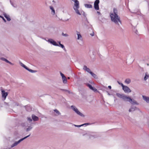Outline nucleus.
Segmentation results:
<instances>
[{"instance_id":"obj_1","label":"nucleus","mask_w":149,"mask_h":149,"mask_svg":"<svg viewBox=\"0 0 149 149\" xmlns=\"http://www.w3.org/2000/svg\"><path fill=\"white\" fill-rule=\"evenodd\" d=\"M118 12L116 8H114L113 12L110 13V16L111 21L115 24L120 26V24H121V21L120 17L118 15Z\"/></svg>"},{"instance_id":"obj_2","label":"nucleus","mask_w":149,"mask_h":149,"mask_svg":"<svg viewBox=\"0 0 149 149\" xmlns=\"http://www.w3.org/2000/svg\"><path fill=\"white\" fill-rule=\"evenodd\" d=\"M116 95L118 97L122 99L124 101L129 102L132 104L138 105L139 104L133 99H132L129 96H127L124 94H120L118 93H116Z\"/></svg>"},{"instance_id":"obj_3","label":"nucleus","mask_w":149,"mask_h":149,"mask_svg":"<svg viewBox=\"0 0 149 149\" xmlns=\"http://www.w3.org/2000/svg\"><path fill=\"white\" fill-rule=\"evenodd\" d=\"M79 8V3L78 1L77 0H75L74 1V6L73 7V8L74 10L75 11L76 13L78 15H81V14H82V13L84 14V16H85L84 15L85 13L84 12L82 11L81 12V13L79 12V10H78V9Z\"/></svg>"},{"instance_id":"obj_4","label":"nucleus","mask_w":149,"mask_h":149,"mask_svg":"<svg viewBox=\"0 0 149 149\" xmlns=\"http://www.w3.org/2000/svg\"><path fill=\"white\" fill-rule=\"evenodd\" d=\"M30 134L29 135L25 137H24L20 139L17 141H16L12 145H11V147L13 148L15 146H16L21 141H23V140L25 139H26L28 137H29L30 136Z\"/></svg>"},{"instance_id":"obj_5","label":"nucleus","mask_w":149,"mask_h":149,"mask_svg":"<svg viewBox=\"0 0 149 149\" xmlns=\"http://www.w3.org/2000/svg\"><path fill=\"white\" fill-rule=\"evenodd\" d=\"M100 3L99 0H96L94 3V8L96 10H98L99 9V4Z\"/></svg>"},{"instance_id":"obj_6","label":"nucleus","mask_w":149,"mask_h":149,"mask_svg":"<svg viewBox=\"0 0 149 149\" xmlns=\"http://www.w3.org/2000/svg\"><path fill=\"white\" fill-rule=\"evenodd\" d=\"M1 94H2V98H3V100H5L6 97L8 95V93L7 92H5V91L3 90H1Z\"/></svg>"},{"instance_id":"obj_7","label":"nucleus","mask_w":149,"mask_h":149,"mask_svg":"<svg viewBox=\"0 0 149 149\" xmlns=\"http://www.w3.org/2000/svg\"><path fill=\"white\" fill-rule=\"evenodd\" d=\"M123 89L125 93H130L132 91L129 87L126 86H123Z\"/></svg>"},{"instance_id":"obj_8","label":"nucleus","mask_w":149,"mask_h":149,"mask_svg":"<svg viewBox=\"0 0 149 149\" xmlns=\"http://www.w3.org/2000/svg\"><path fill=\"white\" fill-rule=\"evenodd\" d=\"M47 41L54 45L59 46V45L56 43V42L52 39H49Z\"/></svg>"},{"instance_id":"obj_9","label":"nucleus","mask_w":149,"mask_h":149,"mask_svg":"<svg viewBox=\"0 0 149 149\" xmlns=\"http://www.w3.org/2000/svg\"><path fill=\"white\" fill-rule=\"evenodd\" d=\"M142 97L143 99L147 103H149V97L143 95Z\"/></svg>"},{"instance_id":"obj_10","label":"nucleus","mask_w":149,"mask_h":149,"mask_svg":"<svg viewBox=\"0 0 149 149\" xmlns=\"http://www.w3.org/2000/svg\"><path fill=\"white\" fill-rule=\"evenodd\" d=\"M32 119L34 121H38L39 120L38 118L35 115H32Z\"/></svg>"},{"instance_id":"obj_11","label":"nucleus","mask_w":149,"mask_h":149,"mask_svg":"<svg viewBox=\"0 0 149 149\" xmlns=\"http://www.w3.org/2000/svg\"><path fill=\"white\" fill-rule=\"evenodd\" d=\"M50 9L52 10V14L53 15H54L55 14V11L54 8L52 6L49 7Z\"/></svg>"},{"instance_id":"obj_12","label":"nucleus","mask_w":149,"mask_h":149,"mask_svg":"<svg viewBox=\"0 0 149 149\" xmlns=\"http://www.w3.org/2000/svg\"><path fill=\"white\" fill-rule=\"evenodd\" d=\"M4 17L7 19L8 21H10L11 20L9 15H7L6 13L3 14Z\"/></svg>"},{"instance_id":"obj_13","label":"nucleus","mask_w":149,"mask_h":149,"mask_svg":"<svg viewBox=\"0 0 149 149\" xmlns=\"http://www.w3.org/2000/svg\"><path fill=\"white\" fill-rule=\"evenodd\" d=\"M77 34L78 36L77 39L79 40L81 39L82 38V36L79 32L77 31Z\"/></svg>"},{"instance_id":"obj_14","label":"nucleus","mask_w":149,"mask_h":149,"mask_svg":"<svg viewBox=\"0 0 149 149\" xmlns=\"http://www.w3.org/2000/svg\"><path fill=\"white\" fill-rule=\"evenodd\" d=\"M149 77V74H148V72H146L145 74V76L144 77V80L146 81L148 79V78Z\"/></svg>"},{"instance_id":"obj_15","label":"nucleus","mask_w":149,"mask_h":149,"mask_svg":"<svg viewBox=\"0 0 149 149\" xmlns=\"http://www.w3.org/2000/svg\"><path fill=\"white\" fill-rule=\"evenodd\" d=\"M84 6L85 7L87 8H92L93 7L92 6L91 4H85Z\"/></svg>"},{"instance_id":"obj_16","label":"nucleus","mask_w":149,"mask_h":149,"mask_svg":"<svg viewBox=\"0 0 149 149\" xmlns=\"http://www.w3.org/2000/svg\"><path fill=\"white\" fill-rule=\"evenodd\" d=\"M77 114L81 116H84V115L81 113L77 109V111L75 112Z\"/></svg>"},{"instance_id":"obj_17","label":"nucleus","mask_w":149,"mask_h":149,"mask_svg":"<svg viewBox=\"0 0 149 149\" xmlns=\"http://www.w3.org/2000/svg\"><path fill=\"white\" fill-rule=\"evenodd\" d=\"M136 108V107H134L133 106H132L131 107V108L129 110V112H130L134 111V110H135V108Z\"/></svg>"},{"instance_id":"obj_18","label":"nucleus","mask_w":149,"mask_h":149,"mask_svg":"<svg viewBox=\"0 0 149 149\" xmlns=\"http://www.w3.org/2000/svg\"><path fill=\"white\" fill-rule=\"evenodd\" d=\"M64 77H62L63 82L64 84H66L67 83V80L66 77L65 76Z\"/></svg>"},{"instance_id":"obj_19","label":"nucleus","mask_w":149,"mask_h":149,"mask_svg":"<svg viewBox=\"0 0 149 149\" xmlns=\"http://www.w3.org/2000/svg\"><path fill=\"white\" fill-rule=\"evenodd\" d=\"M131 80L130 79H127L125 80V82L126 83L128 84L131 82Z\"/></svg>"},{"instance_id":"obj_20","label":"nucleus","mask_w":149,"mask_h":149,"mask_svg":"<svg viewBox=\"0 0 149 149\" xmlns=\"http://www.w3.org/2000/svg\"><path fill=\"white\" fill-rule=\"evenodd\" d=\"M90 74L95 79H97V76L95 74L93 73L92 72H91Z\"/></svg>"},{"instance_id":"obj_21","label":"nucleus","mask_w":149,"mask_h":149,"mask_svg":"<svg viewBox=\"0 0 149 149\" xmlns=\"http://www.w3.org/2000/svg\"><path fill=\"white\" fill-rule=\"evenodd\" d=\"M20 65L22 67H24V68H25L26 70L27 69V67L25 66L24 65L23 63L22 62H20Z\"/></svg>"},{"instance_id":"obj_22","label":"nucleus","mask_w":149,"mask_h":149,"mask_svg":"<svg viewBox=\"0 0 149 149\" xmlns=\"http://www.w3.org/2000/svg\"><path fill=\"white\" fill-rule=\"evenodd\" d=\"M26 70H28L30 72H32V73L35 72H37V71L36 70H33L31 69H29L28 68H27V69H26Z\"/></svg>"},{"instance_id":"obj_23","label":"nucleus","mask_w":149,"mask_h":149,"mask_svg":"<svg viewBox=\"0 0 149 149\" xmlns=\"http://www.w3.org/2000/svg\"><path fill=\"white\" fill-rule=\"evenodd\" d=\"M4 61L6 62L7 63H8L12 65H14L13 63H11V62L9 61H8V60H7L6 59V60H5Z\"/></svg>"},{"instance_id":"obj_24","label":"nucleus","mask_w":149,"mask_h":149,"mask_svg":"<svg viewBox=\"0 0 149 149\" xmlns=\"http://www.w3.org/2000/svg\"><path fill=\"white\" fill-rule=\"evenodd\" d=\"M26 109L27 111H30L31 110V109L28 106H27L26 107Z\"/></svg>"},{"instance_id":"obj_25","label":"nucleus","mask_w":149,"mask_h":149,"mask_svg":"<svg viewBox=\"0 0 149 149\" xmlns=\"http://www.w3.org/2000/svg\"><path fill=\"white\" fill-rule=\"evenodd\" d=\"M59 46H60V47H61L65 51L66 50V49L64 46L62 44H60V45H59Z\"/></svg>"},{"instance_id":"obj_26","label":"nucleus","mask_w":149,"mask_h":149,"mask_svg":"<svg viewBox=\"0 0 149 149\" xmlns=\"http://www.w3.org/2000/svg\"><path fill=\"white\" fill-rule=\"evenodd\" d=\"M32 128V127L31 126H29L28 127V128H27L26 131L27 132H28L29 131L31 130Z\"/></svg>"},{"instance_id":"obj_27","label":"nucleus","mask_w":149,"mask_h":149,"mask_svg":"<svg viewBox=\"0 0 149 149\" xmlns=\"http://www.w3.org/2000/svg\"><path fill=\"white\" fill-rule=\"evenodd\" d=\"M71 108L74 111L77 108L75 106L73 105H72L71 107Z\"/></svg>"},{"instance_id":"obj_28","label":"nucleus","mask_w":149,"mask_h":149,"mask_svg":"<svg viewBox=\"0 0 149 149\" xmlns=\"http://www.w3.org/2000/svg\"><path fill=\"white\" fill-rule=\"evenodd\" d=\"M94 92H95L97 91V90L95 87H93L91 89Z\"/></svg>"},{"instance_id":"obj_29","label":"nucleus","mask_w":149,"mask_h":149,"mask_svg":"<svg viewBox=\"0 0 149 149\" xmlns=\"http://www.w3.org/2000/svg\"><path fill=\"white\" fill-rule=\"evenodd\" d=\"M54 111L57 113L58 115H60L61 114L59 112L57 109H55L54 110Z\"/></svg>"},{"instance_id":"obj_30","label":"nucleus","mask_w":149,"mask_h":149,"mask_svg":"<svg viewBox=\"0 0 149 149\" xmlns=\"http://www.w3.org/2000/svg\"><path fill=\"white\" fill-rule=\"evenodd\" d=\"M62 35L63 36H65V37H67L68 36V35L66 33L64 34L63 32L62 33Z\"/></svg>"},{"instance_id":"obj_31","label":"nucleus","mask_w":149,"mask_h":149,"mask_svg":"<svg viewBox=\"0 0 149 149\" xmlns=\"http://www.w3.org/2000/svg\"><path fill=\"white\" fill-rule=\"evenodd\" d=\"M87 86L89 87V88L91 89L93 87L91 85V84H88L87 85Z\"/></svg>"},{"instance_id":"obj_32","label":"nucleus","mask_w":149,"mask_h":149,"mask_svg":"<svg viewBox=\"0 0 149 149\" xmlns=\"http://www.w3.org/2000/svg\"><path fill=\"white\" fill-rule=\"evenodd\" d=\"M88 68L87 67L86 65H84L83 67V69L84 70L86 71V70H87Z\"/></svg>"},{"instance_id":"obj_33","label":"nucleus","mask_w":149,"mask_h":149,"mask_svg":"<svg viewBox=\"0 0 149 149\" xmlns=\"http://www.w3.org/2000/svg\"><path fill=\"white\" fill-rule=\"evenodd\" d=\"M0 17H1V18H2L3 20L5 22H6V19L4 18L3 16H1L0 15Z\"/></svg>"},{"instance_id":"obj_34","label":"nucleus","mask_w":149,"mask_h":149,"mask_svg":"<svg viewBox=\"0 0 149 149\" xmlns=\"http://www.w3.org/2000/svg\"><path fill=\"white\" fill-rule=\"evenodd\" d=\"M117 82L118 83V84H119L122 87V88L124 86V85H123V84L122 83H120L119 81H117Z\"/></svg>"},{"instance_id":"obj_35","label":"nucleus","mask_w":149,"mask_h":149,"mask_svg":"<svg viewBox=\"0 0 149 149\" xmlns=\"http://www.w3.org/2000/svg\"><path fill=\"white\" fill-rule=\"evenodd\" d=\"M27 120L30 122H31L32 121V119L30 117H28L27 118Z\"/></svg>"},{"instance_id":"obj_36","label":"nucleus","mask_w":149,"mask_h":149,"mask_svg":"<svg viewBox=\"0 0 149 149\" xmlns=\"http://www.w3.org/2000/svg\"><path fill=\"white\" fill-rule=\"evenodd\" d=\"M19 105V104L17 102H14V106H18Z\"/></svg>"},{"instance_id":"obj_37","label":"nucleus","mask_w":149,"mask_h":149,"mask_svg":"<svg viewBox=\"0 0 149 149\" xmlns=\"http://www.w3.org/2000/svg\"><path fill=\"white\" fill-rule=\"evenodd\" d=\"M86 71L87 72H88L90 74L91 72H92L91 71L90 69L88 68L87 69V70H86Z\"/></svg>"},{"instance_id":"obj_38","label":"nucleus","mask_w":149,"mask_h":149,"mask_svg":"<svg viewBox=\"0 0 149 149\" xmlns=\"http://www.w3.org/2000/svg\"><path fill=\"white\" fill-rule=\"evenodd\" d=\"M74 126L75 127H81V126H83L84 125H74Z\"/></svg>"},{"instance_id":"obj_39","label":"nucleus","mask_w":149,"mask_h":149,"mask_svg":"<svg viewBox=\"0 0 149 149\" xmlns=\"http://www.w3.org/2000/svg\"><path fill=\"white\" fill-rule=\"evenodd\" d=\"M6 58H4L3 57H1L0 58V59H1V60L3 61H4L5 60H6Z\"/></svg>"},{"instance_id":"obj_40","label":"nucleus","mask_w":149,"mask_h":149,"mask_svg":"<svg viewBox=\"0 0 149 149\" xmlns=\"http://www.w3.org/2000/svg\"><path fill=\"white\" fill-rule=\"evenodd\" d=\"M60 74L62 77H64L65 76L62 73H61V72H60Z\"/></svg>"},{"instance_id":"obj_41","label":"nucleus","mask_w":149,"mask_h":149,"mask_svg":"<svg viewBox=\"0 0 149 149\" xmlns=\"http://www.w3.org/2000/svg\"><path fill=\"white\" fill-rule=\"evenodd\" d=\"M90 35L92 36H94V32L93 31H92V33H91L90 34Z\"/></svg>"},{"instance_id":"obj_42","label":"nucleus","mask_w":149,"mask_h":149,"mask_svg":"<svg viewBox=\"0 0 149 149\" xmlns=\"http://www.w3.org/2000/svg\"><path fill=\"white\" fill-rule=\"evenodd\" d=\"M61 90L62 91H65V92H67V91H68V90L64 89H61Z\"/></svg>"},{"instance_id":"obj_43","label":"nucleus","mask_w":149,"mask_h":149,"mask_svg":"<svg viewBox=\"0 0 149 149\" xmlns=\"http://www.w3.org/2000/svg\"><path fill=\"white\" fill-rule=\"evenodd\" d=\"M90 124H91L89 123H85V124H84L83 125H90Z\"/></svg>"},{"instance_id":"obj_44","label":"nucleus","mask_w":149,"mask_h":149,"mask_svg":"<svg viewBox=\"0 0 149 149\" xmlns=\"http://www.w3.org/2000/svg\"><path fill=\"white\" fill-rule=\"evenodd\" d=\"M67 92H68V93L69 94H71L72 93V92H71L70 91H69L68 90V91H67Z\"/></svg>"},{"instance_id":"obj_45","label":"nucleus","mask_w":149,"mask_h":149,"mask_svg":"<svg viewBox=\"0 0 149 149\" xmlns=\"http://www.w3.org/2000/svg\"><path fill=\"white\" fill-rule=\"evenodd\" d=\"M108 88H109V89H111V86H108Z\"/></svg>"},{"instance_id":"obj_46","label":"nucleus","mask_w":149,"mask_h":149,"mask_svg":"<svg viewBox=\"0 0 149 149\" xmlns=\"http://www.w3.org/2000/svg\"><path fill=\"white\" fill-rule=\"evenodd\" d=\"M11 5L14 7H15L16 6H15L12 3H11Z\"/></svg>"},{"instance_id":"obj_47","label":"nucleus","mask_w":149,"mask_h":149,"mask_svg":"<svg viewBox=\"0 0 149 149\" xmlns=\"http://www.w3.org/2000/svg\"><path fill=\"white\" fill-rule=\"evenodd\" d=\"M77 109H77V108H76V109L75 110H74V111L75 112L76 111H77Z\"/></svg>"},{"instance_id":"obj_48","label":"nucleus","mask_w":149,"mask_h":149,"mask_svg":"<svg viewBox=\"0 0 149 149\" xmlns=\"http://www.w3.org/2000/svg\"><path fill=\"white\" fill-rule=\"evenodd\" d=\"M58 43L59 44V45H60V44H61V42L60 41L58 42Z\"/></svg>"},{"instance_id":"obj_49","label":"nucleus","mask_w":149,"mask_h":149,"mask_svg":"<svg viewBox=\"0 0 149 149\" xmlns=\"http://www.w3.org/2000/svg\"><path fill=\"white\" fill-rule=\"evenodd\" d=\"M97 13H98L99 14H100V12H99L97 11Z\"/></svg>"},{"instance_id":"obj_50","label":"nucleus","mask_w":149,"mask_h":149,"mask_svg":"<svg viewBox=\"0 0 149 149\" xmlns=\"http://www.w3.org/2000/svg\"><path fill=\"white\" fill-rule=\"evenodd\" d=\"M4 103H5V104H8L7 103H6V102H4Z\"/></svg>"},{"instance_id":"obj_51","label":"nucleus","mask_w":149,"mask_h":149,"mask_svg":"<svg viewBox=\"0 0 149 149\" xmlns=\"http://www.w3.org/2000/svg\"><path fill=\"white\" fill-rule=\"evenodd\" d=\"M70 77H68V79H70Z\"/></svg>"},{"instance_id":"obj_52","label":"nucleus","mask_w":149,"mask_h":149,"mask_svg":"<svg viewBox=\"0 0 149 149\" xmlns=\"http://www.w3.org/2000/svg\"><path fill=\"white\" fill-rule=\"evenodd\" d=\"M147 65H149V64H147Z\"/></svg>"}]
</instances>
